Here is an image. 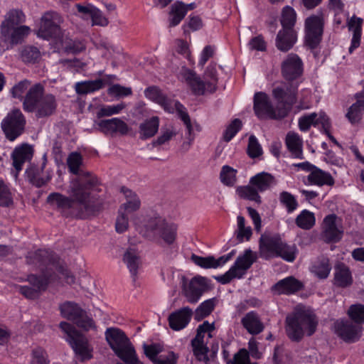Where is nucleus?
Segmentation results:
<instances>
[{
  "mask_svg": "<svg viewBox=\"0 0 364 364\" xmlns=\"http://www.w3.org/2000/svg\"><path fill=\"white\" fill-rule=\"evenodd\" d=\"M79 180L70 181L66 196L60 193H51L47 202L66 217L85 218L100 210L102 200L94 191L82 187Z\"/></svg>",
  "mask_w": 364,
  "mask_h": 364,
  "instance_id": "f257e3e1",
  "label": "nucleus"
},
{
  "mask_svg": "<svg viewBox=\"0 0 364 364\" xmlns=\"http://www.w3.org/2000/svg\"><path fill=\"white\" fill-rule=\"evenodd\" d=\"M58 106L54 95L45 92V87L41 83L33 85L23 101V109L26 112H35L38 118L49 117L55 113Z\"/></svg>",
  "mask_w": 364,
  "mask_h": 364,
  "instance_id": "f03ea898",
  "label": "nucleus"
},
{
  "mask_svg": "<svg viewBox=\"0 0 364 364\" xmlns=\"http://www.w3.org/2000/svg\"><path fill=\"white\" fill-rule=\"evenodd\" d=\"M318 319L314 312L305 309H296L286 318L285 330L288 338L300 342L304 336H311L316 331Z\"/></svg>",
  "mask_w": 364,
  "mask_h": 364,
  "instance_id": "7ed1b4c3",
  "label": "nucleus"
},
{
  "mask_svg": "<svg viewBox=\"0 0 364 364\" xmlns=\"http://www.w3.org/2000/svg\"><path fill=\"white\" fill-rule=\"evenodd\" d=\"M139 229V232L146 238H161L167 245H172L177 237L178 226L173 223L166 221L159 214L154 213L146 216Z\"/></svg>",
  "mask_w": 364,
  "mask_h": 364,
  "instance_id": "20e7f679",
  "label": "nucleus"
},
{
  "mask_svg": "<svg viewBox=\"0 0 364 364\" xmlns=\"http://www.w3.org/2000/svg\"><path fill=\"white\" fill-rule=\"evenodd\" d=\"M144 95L146 98L161 106L164 109L168 112H173L176 110L179 118L186 126L188 134V144L191 145L194 140L193 136V126L188 113L186 107L178 101L174 102L168 97L159 87L152 86L149 87L144 90Z\"/></svg>",
  "mask_w": 364,
  "mask_h": 364,
  "instance_id": "39448f33",
  "label": "nucleus"
},
{
  "mask_svg": "<svg viewBox=\"0 0 364 364\" xmlns=\"http://www.w3.org/2000/svg\"><path fill=\"white\" fill-rule=\"evenodd\" d=\"M259 247L260 257L265 259L281 257L289 262L296 259L298 252L295 245L287 244L277 235H262Z\"/></svg>",
  "mask_w": 364,
  "mask_h": 364,
  "instance_id": "423d86ee",
  "label": "nucleus"
},
{
  "mask_svg": "<svg viewBox=\"0 0 364 364\" xmlns=\"http://www.w3.org/2000/svg\"><path fill=\"white\" fill-rule=\"evenodd\" d=\"M297 14L295 9L290 6L282 8L280 16V29L277 35L275 45L278 50L282 52L289 51L297 41V32L295 25Z\"/></svg>",
  "mask_w": 364,
  "mask_h": 364,
  "instance_id": "0eeeda50",
  "label": "nucleus"
},
{
  "mask_svg": "<svg viewBox=\"0 0 364 364\" xmlns=\"http://www.w3.org/2000/svg\"><path fill=\"white\" fill-rule=\"evenodd\" d=\"M257 259L256 252L250 249H246L242 254L237 257L228 271L223 274L215 276L214 278L221 284H229L234 279H242Z\"/></svg>",
  "mask_w": 364,
  "mask_h": 364,
  "instance_id": "6e6552de",
  "label": "nucleus"
},
{
  "mask_svg": "<svg viewBox=\"0 0 364 364\" xmlns=\"http://www.w3.org/2000/svg\"><path fill=\"white\" fill-rule=\"evenodd\" d=\"M60 328L65 333V340L68 342L75 353L78 355L81 361L92 358V348L90 347L87 338L80 333L73 325L63 321Z\"/></svg>",
  "mask_w": 364,
  "mask_h": 364,
  "instance_id": "1a4fd4ad",
  "label": "nucleus"
},
{
  "mask_svg": "<svg viewBox=\"0 0 364 364\" xmlns=\"http://www.w3.org/2000/svg\"><path fill=\"white\" fill-rule=\"evenodd\" d=\"M253 109L259 119H282L289 114V109L284 107L274 108L268 95L263 92L255 94Z\"/></svg>",
  "mask_w": 364,
  "mask_h": 364,
  "instance_id": "9d476101",
  "label": "nucleus"
},
{
  "mask_svg": "<svg viewBox=\"0 0 364 364\" xmlns=\"http://www.w3.org/2000/svg\"><path fill=\"white\" fill-rule=\"evenodd\" d=\"M324 15L322 11L311 14L304 21V43L311 50L316 49L322 41L324 29Z\"/></svg>",
  "mask_w": 364,
  "mask_h": 364,
  "instance_id": "9b49d317",
  "label": "nucleus"
},
{
  "mask_svg": "<svg viewBox=\"0 0 364 364\" xmlns=\"http://www.w3.org/2000/svg\"><path fill=\"white\" fill-rule=\"evenodd\" d=\"M68 168L70 173L76 176L70 181L79 180L82 187L94 191H100L98 188V179L90 172L81 168L82 165V157L78 152H72L67 159Z\"/></svg>",
  "mask_w": 364,
  "mask_h": 364,
  "instance_id": "f8f14e48",
  "label": "nucleus"
},
{
  "mask_svg": "<svg viewBox=\"0 0 364 364\" xmlns=\"http://www.w3.org/2000/svg\"><path fill=\"white\" fill-rule=\"evenodd\" d=\"M26 119L20 109L14 108L9 112L1 122V128L5 137L14 141L25 131Z\"/></svg>",
  "mask_w": 364,
  "mask_h": 364,
  "instance_id": "ddd939ff",
  "label": "nucleus"
},
{
  "mask_svg": "<svg viewBox=\"0 0 364 364\" xmlns=\"http://www.w3.org/2000/svg\"><path fill=\"white\" fill-rule=\"evenodd\" d=\"M179 79L188 85L194 95L203 96L215 92L213 83L206 82V80L202 79L194 70L186 67H182Z\"/></svg>",
  "mask_w": 364,
  "mask_h": 364,
  "instance_id": "4468645a",
  "label": "nucleus"
},
{
  "mask_svg": "<svg viewBox=\"0 0 364 364\" xmlns=\"http://www.w3.org/2000/svg\"><path fill=\"white\" fill-rule=\"evenodd\" d=\"M60 311L64 318L73 321L78 327L85 331L96 328L93 319L75 303L66 301L60 306Z\"/></svg>",
  "mask_w": 364,
  "mask_h": 364,
  "instance_id": "2eb2a0df",
  "label": "nucleus"
},
{
  "mask_svg": "<svg viewBox=\"0 0 364 364\" xmlns=\"http://www.w3.org/2000/svg\"><path fill=\"white\" fill-rule=\"evenodd\" d=\"M61 22L62 18L57 12L45 13L41 18V25L37 31L38 36L46 40L58 38L61 33Z\"/></svg>",
  "mask_w": 364,
  "mask_h": 364,
  "instance_id": "dca6fc26",
  "label": "nucleus"
},
{
  "mask_svg": "<svg viewBox=\"0 0 364 364\" xmlns=\"http://www.w3.org/2000/svg\"><path fill=\"white\" fill-rule=\"evenodd\" d=\"M181 284L183 295L191 304L197 303L207 288L205 278L201 276H196L191 279L182 276Z\"/></svg>",
  "mask_w": 364,
  "mask_h": 364,
  "instance_id": "f3484780",
  "label": "nucleus"
},
{
  "mask_svg": "<svg viewBox=\"0 0 364 364\" xmlns=\"http://www.w3.org/2000/svg\"><path fill=\"white\" fill-rule=\"evenodd\" d=\"M282 77L288 82L297 80L304 73V63L301 58L295 53H289L281 65Z\"/></svg>",
  "mask_w": 364,
  "mask_h": 364,
  "instance_id": "a211bd4d",
  "label": "nucleus"
},
{
  "mask_svg": "<svg viewBox=\"0 0 364 364\" xmlns=\"http://www.w3.org/2000/svg\"><path fill=\"white\" fill-rule=\"evenodd\" d=\"M322 229V237L328 243L338 242L343 237L341 220L335 214H330L324 218Z\"/></svg>",
  "mask_w": 364,
  "mask_h": 364,
  "instance_id": "6ab92c4d",
  "label": "nucleus"
},
{
  "mask_svg": "<svg viewBox=\"0 0 364 364\" xmlns=\"http://www.w3.org/2000/svg\"><path fill=\"white\" fill-rule=\"evenodd\" d=\"M297 92L298 85L284 83L272 90V96L278 103L283 105L282 107L289 109V112L296 102Z\"/></svg>",
  "mask_w": 364,
  "mask_h": 364,
  "instance_id": "aec40b11",
  "label": "nucleus"
},
{
  "mask_svg": "<svg viewBox=\"0 0 364 364\" xmlns=\"http://www.w3.org/2000/svg\"><path fill=\"white\" fill-rule=\"evenodd\" d=\"M97 126L101 132L110 136L117 134L125 136L131 129L128 124L119 117L100 120Z\"/></svg>",
  "mask_w": 364,
  "mask_h": 364,
  "instance_id": "412c9836",
  "label": "nucleus"
},
{
  "mask_svg": "<svg viewBox=\"0 0 364 364\" xmlns=\"http://www.w3.org/2000/svg\"><path fill=\"white\" fill-rule=\"evenodd\" d=\"M336 333L347 343H354L359 340L363 328L348 321L336 323Z\"/></svg>",
  "mask_w": 364,
  "mask_h": 364,
  "instance_id": "4be33fe9",
  "label": "nucleus"
},
{
  "mask_svg": "<svg viewBox=\"0 0 364 364\" xmlns=\"http://www.w3.org/2000/svg\"><path fill=\"white\" fill-rule=\"evenodd\" d=\"M30 31V28L27 26L0 28V38L3 42L13 46L21 43L24 38L29 34Z\"/></svg>",
  "mask_w": 364,
  "mask_h": 364,
  "instance_id": "5701e85b",
  "label": "nucleus"
},
{
  "mask_svg": "<svg viewBox=\"0 0 364 364\" xmlns=\"http://www.w3.org/2000/svg\"><path fill=\"white\" fill-rule=\"evenodd\" d=\"M27 264H32L39 269L53 264L55 265L57 257L53 251L48 250H38L35 252H29L26 256Z\"/></svg>",
  "mask_w": 364,
  "mask_h": 364,
  "instance_id": "b1692460",
  "label": "nucleus"
},
{
  "mask_svg": "<svg viewBox=\"0 0 364 364\" xmlns=\"http://www.w3.org/2000/svg\"><path fill=\"white\" fill-rule=\"evenodd\" d=\"M193 310L188 307H182L172 312L168 318V325L173 331H181L190 323L193 316Z\"/></svg>",
  "mask_w": 364,
  "mask_h": 364,
  "instance_id": "393cba45",
  "label": "nucleus"
},
{
  "mask_svg": "<svg viewBox=\"0 0 364 364\" xmlns=\"http://www.w3.org/2000/svg\"><path fill=\"white\" fill-rule=\"evenodd\" d=\"M241 324L247 333L252 336L259 334L264 329V325L255 311L247 313L242 318Z\"/></svg>",
  "mask_w": 364,
  "mask_h": 364,
  "instance_id": "a878e982",
  "label": "nucleus"
},
{
  "mask_svg": "<svg viewBox=\"0 0 364 364\" xmlns=\"http://www.w3.org/2000/svg\"><path fill=\"white\" fill-rule=\"evenodd\" d=\"M105 335L106 341L114 352L129 343L125 333L117 328H107Z\"/></svg>",
  "mask_w": 364,
  "mask_h": 364,
  "instance_id": "bb28decb",
  "label": "nucleus"
},
{
  "mask_svg": "<svg viewBox=\"0 0 364 364\" xmlns=\"http://www.w3.org/2000/svg\"><path fill=\"white\" fill-rule=\"evenodd\" d=\"M306 185H314L317 186H329L334 184L335 181L330 173L323 171L316 167L307 176Z\"/></svg>",
  "mask_w": 364,
  "mask_h": 364,
  "instance_id": "cd10ccee",
  "label": "nucleus"
},
{
  "mask_svg": "<svg viewBox=\"0 0 364 364\" xmlns=\"http://www.w3.org/2000/svg\"><path fill=\"white\" fill-rule=\"evenodd\" d=\"M363 23V18L358 17L355 15H353L348 21L347 26L348 30L353 33L350 46L349 48L350 53H352L353 51L358 48L360 45Z\"/></svg>",
  "mask_w": 364,
  "mask_h": 364,
  "instance_id": "c85d7f7f",
  "label": "nucleus"
},
{
  "mask_svg": "<svg viewBox=\"0 0 364 364\" xmlns=\"http://www.w3.org/2000/svg\"><path fill=\"white\" fill-rule=\"evenodd\" d=\"M302 288L301 283L292 277H287L277 282L272 288L277 294H291Z\"/></svg>",
  "mask_w": 364,
  "mask_h": 364,
  "instance_id": "c756f323",
  "label": "nucleus"
},
{
  "mask_svg": "<svg viewBox=\"0 0 364 364\" xmlns=\"http://www.w3.org/2000/svg\"><path fill=\"white\" fill-rule=\"evenodd\" d=\"M285 144L293 157L304 159L303 139L299 134L294 132H288L285 138Z\"/></svg>",
  "mask_w": 364,
  "mask_h": 364,
  "instance_id": "7c9ffc66",
  "label": "nucleus"
},
{
  "mask_svg": "<svg viewBox=\"0 0 364 364\" xmlns=\"http://www.w3.org/2000/svg\"><path fill=\"white\" fill-rule=\"evenodd\" d=\"M107 83L105 79L81 81L75 83V90L77 94L84 95L102 89Z\"/></svg>",
  "mask_w": 364,
  "mask_h": 364,
  "instance_id": "2f4dec72",
  "label": "nucleus"
},
{
  "mask_svg": "<svg viewBox=\"0 0 364 364\" xmlns=\"http://www.w3.org/2000/svg\"><path fill=\"white\" fill-rule=\"evenodd\" d=\"M250 184L255 187L259 192H264L276 184L274 177L267 172H260L250 179Z\"/></svg>",
  "mask_w": 364,
  "mask_h": 364,
  "instance_id": "473e14b6",
  "label": "nucleus"
},
{
  "mask_svg": "<svg viewBox=\"0 0 364 364\" xmlns=\"http://www.w3.org/2000/svg\"><path fill=\"white\" fill-rule=\"evenodd\" d=\"M121 192L123 193L126 198V202L124 203L119 209L127 213L136 211L139 209L141 200L136 193L124 186L122 187Z\"/></svg>",
  "mask_w": 364,
  "mask_h": 364,
  "instance_id": "72a5a7b5",
  "label": "nucleus"
},
{
  "mask_svg": "<svg viewBox=\"0 0 364 364\" xmlns=\"http://www.w3.org/2000/svg\"><path fill=\"white\" fill-rule=\"evenodd\" d=\"M32 156V150L28 145L16 148L12 154L13 166L17 172L22 169L23 164Z\"/></svg>",
  "mask_w": 364,
  "mask_h": 364,
  "instance_id": "f704fd0d",
  "label": "nucleus"
},
{
  "mask_svg": "<svg viewBox=\"0 0 364 364\" xmlns=\"http://www.w3.org/2000/svg\"><path fill=\"white\" fill-rule=\"evenodd\" d=\"M159 127V118L156 116L152 117L139 125V134L141 139H147L154 136L158 132Z\"/></svg>",
  "mask_w": 364,
  "mask_h": 364,
  "instance_id": "c9c22d12",
  "label": "nucleus"
},
{
  "mask_svg": "<svg viewBox=\"0 0 364 364\" xmlns=\"http://www.w3.org/2000/svg\"><path fill=\"white\" fill-rule=\"evenodd\" d=\"M335 284L338 287H346L351 284L353 279L351 273L348 267L340 263L335 267Z\"/></svg>",
  "mask_w": 364,
  "mask_h": 364,
  "instance_id": "e433bc0d",
  "label": "nucleus"
},
{
  "mask_svg": "<svg viewBox=\"0 0 364 364\" xmlns=\"http://www.w3.org/2000/svg\"><path fill=\"white\" fill-rule=\"evenodd\" d=\"M26 20V16L22 11L12 9L5 16L4 20L1 22L0 28L20 26Z\"/></svg>",
  "mask_w": 364,
  "mask_h": 364,
  "instance_id": "4c0bfd02",
  "label": "nucleus"
},
{
  "mask_svg": "<svg viewBox=\"0 0 364 364\" xmlns=\"http://www.w3.org/2000/svg\"><path fill=\"white\" fill-rule=\"evenodd\" d=\"M364 113V100L357 99L348 109L346 117L352 124H358Z\"/></svg>",
  "mask_w": 364,
  "mask_h": 364,
  "instance_id": "58836bf2",
  "label": "nucleus"
},
{
  "mask_svg": "<svg viewBox=\"0 0 364 364\" xmlns=\"http://www.w3.org/2000/svg\"><path fill=\"white\" fill-rule=\"evenodd\" d=\"M123 261L127 264L133 280L135 281L139 264V257L134 250L126 251L123 257Z\"/></svg>",
  "mask_w": 364,
  "mask_h": 364,
  "instance_id": "ea45409f",
  "label": "nucleus"
},
{
  "mask_svg": "<svg viewBox=\"0 0 364 364\" xmlns=\"http://www.w3.org/2000/svg\"><path fill=\"white\" fill-rule=\"evenodd\" d=\"M171 17L169 18V26L175 27L178 26L186 15V11L183 9V1H176L171 6Z\"/></svg>",
  "mask_w": 364,
  "mask_h": 364,
  "instance_id": "a19ab883",
  "label": "nucleus"
},
{
  "mask_svg": "<svg viewBox=\"0 0 364 364\" xmlns=\"http://www.w3.org/2000/svg\"><path fill=\"white\" fill-rule=\"evenodd\" d=\"M319 113L312 112L300 117L298 119V126L300 131L306 132L311 126L316 127L319 124Z\"/></svg>",
  "mask_w": 364,
  "mask_h": 364,
  "instance_id": "79ce46f5",
  "label": "nucleus"
},
{
  "mask_svg": "<svg viewBox=\"0 0 364 364\" xmlns=\"http://www.w3.org/2000/svg\"><path fill=\"white\" fill-rule=\"evenodd\" d=\"M114 353L127 364L139 363L138 361L139 360L137 358L134 348L130 342L129 344L123 346V348L115 351Z\"/></svg>",
  "mask_w": 364,
  "mask_h": 364,
  "instance_id": "37998d69",
  "label": "nucleus"
},
{
  "mask_svg": "<svg viewBox=\"0 0 364 364\" xmlns=\"http://www.w3.org/2000/svg\"><path fill=\"white\" fill-rule=\"evenodd\" d=\"M312 272L320 279H326L330 274L331 266L327 257H321L312 267Z\"/></svg>",
  "mask_w": 364,
  "mask_h": 364,
  "instance_id": "c03bdc74",
  "label": "nucleus"
},
{
  "mask_svg": "<svg viewBox=\"0 0 364 364\" xmlns=\"http://www.w3.org/2000/svg\"><path fill=\"white\" fill-rule=\"evenodd\" d=\"M237 193L243 199L254 201L258 204H260L262 202L259 191L251 184L238 187Z\"/></svg>",
  "mask_w": 364,
  "mask_h": 364,
  "instance_id": "a18cd8bd",
  "label": "nucleus"
},
{
  "mask_svg": "<svg viewBox=\"0 0 364 364\" xmlns=\"http://www.w3.org/2000/svg\"><path fill=\"white\" fill-rule=\"evenodd\" d=\"M314 214L309 210H303L296 218V225L303 230H309L315 225Z\"/></svg>",
  "mask_w": 364,
  "mask_h": 364,
  "instance_id": "49530a36",
  "label": "nucleus"
},
{
  "mask_svg": "<svg viewBox=\"0 0 364 364\" xmlns=\"http://www.w3.org/2000/svg\"><path fill=\"white\" fill-rule=\"evenodd\" d=\"M279 200L288 213H293L299 206L296 198L288 191H282L279 193Z\"/></svg>",
  "mask_w": 364,
  "mask_h": 364,
  "instance_id": "de8ad7c7",
  "label": "nucleus"
},
{
  "mask_svg": "<svg viewBox=\"0 0 364 364\" xmlns=\"http://www.w3.org/2000/svg\"><path fill=\"white\" fill-rule=\"evenodd\" d=\"M31 87V81L25 79L15 84L10 89L9 94L12 98L18 99L23 102L25 97L24 94H26Z\"/></svg>",
  "mask_w": 364,
  "mask_h": 364,
  "instance_id": "09e8293b",
  "label": "nucleus"
},
{
  "mask_svg": "<svg viewBox=\"0 0 364 364\" xmlns=\"http://www.w3.org/2000/svg\"><path fill=\"white\" fill-rule=\"evenodd\" d=\"M192 259L196 265L204 269H216L222 267L219 257L215 259L213 256L200 257L193 255Z\"/></svg>",
  "mask_w": 364,
  "mask_h": 364,
  "instance_id": "8fccbe9b",
  "label": "nucleus"
},
{
  "mask_svg": "<svg viewBox=\"0 0 364 364\" xmlns=\"http://www.w3.org/2000/svg\"><path fill=\"white\" fill-rule=\"evenodd\" d=\"M237 170L232 167L225 165L220 173V179L222 183L227 186H233L237 181Z\"/></svg>",
  "mask_w": 364,
  "mask_h": 364,
  "instance_id": "3c124183",
  "label": "nucleus"
},
{
  "mask_svg": "<svg viewBox=\"0 0 364 364\" xmlns=\"http://www.w3.org/2000/svg\"><path fill=\"white\" fill-rule=\"evenodd\" d=\"M60 49L68 53H77L82 51L85 47L80 41H73L65 38L60 39Z\"/></svg>",
  "mask_w": 364,
  "mask_h": 364,
  "instance_id": "603ef678",
  "label": "nucleus"
},
{
  "mask_svg": "<svg viewBox=\"0 0 364 364\" xmlns=\"http://www.w3.org/2000/svg\"><path fill=\"white\" fill-rule=\"evenodd\" d=\"M26 173L29 182L38 188L42 187L50 179V176L46 178L41 177L38 168L35 167L28 168Z\"/></svg>",
  "mask_w": 364,
  "mask_h": 364,
  "instance_id": "864d4df0",
  "label": "nucleus"
},
{
  "mask_svg": "<svg viewBox=\"0 0 364 364\" xmlns=\"http://www.w3.org/2000/svg\"><path fill=\"white\" fill-rule=\"evenodd\" d=\"M40 57L41 53L35 46H25L21 52V58L25 63H34L40 58Z\"/></svg>",
  "mask_w": 364,
  "mask_h": 364,
  "instance_id": "5fc2aeb1",
  "label": "nucleus"
},
{
  "mask_svg": "<svg viewBox=\"0 0 364 364\" xmlns=\"http://www.w3.org/2000/svg\"><path fill=\"white\" fill-rule=\"evenodd\" d=\"M26 281L32 285L31 287L38 290L39 294L47 289L49 283L48 278L46 276H38L33 274L28 275Z\"/></svg>",
  "mask_w": 364,
  "mask_h": 364,
  "instance_id": "6e6d98bb",
  "label": "nucleus"
},
{
  "mask_svg": "<svg viewBox=\"0 0 364 364\" xmlns=\"http://www.w3.org/2000/svg\"><path fill=\"white\" fill-rule=\"evenodd\" d=\"M125 107L126 105L123 102L117 105H103L97 112V117L98 118H101L103 117H109L114 114H117L120 113Z\"/></svg>",
  "mask_w": 364,
  "mask_h": 364,
  "instance_id": "4d7b16f0",
  "label": "nucleus"
},
{
  "mask_svg": "<svg viewBox=\"0 0 364 364\" xmlns=\"http://www.w3.org/2000/svg\"><path fill=\"white\" fill-rule=\"evenodd\" d=\"M242 124L240 119H233L226 127L223 132V138L226 142L231 141L233 137L242 129Z\"/></svg>",
  "mask_w": 364,
  "mask_h": 364,
  "instance_id": "13d9d810",
  "label": "nucleus"
},
{
  "mask_svg": "<svg viewBox=\"0 0 364 364\" xmlns=\"http://www.w3.org/2000/svg\"><path fill=\"white\" fill-rule=\"evenodd\" d=\"M215 306L214 299H208L202 302L196 310L195 318L196 320H200L208 316L213 311Z\"/></svg>",
  "mask_w": 364,
  "mask_h": 364,
  "instance_id": "bf43d9fd",
  "label": "nucleus"
},
{
  "mask_svg": "<svg viewBox=\"0 0 364 364\" xmlns=\"http://www.w3.org/2000/svg\"><path fill=\"white\" fill-rule=\"evenodd\" d=\"M247 153L251 159L257 158L263 153L262 148L255 135L249 137Z\"/></svg>",
  "mask_w": 364,
  "mask_h": 364,
  "instance_id": "052dcab7",
  "label": "nucleus"
},
{
  "mask_svg": "<svg viewBox=\"0 0 364 364\" xmlns=\"http://www.w3.org/2000/svg\"><path fill=\"white\" fill-rule=\"evenodd\" d=\"M144 352L146 356L154 363L159 358V355L162 352L163 347L159 343H144L143 345Z\"/></svg>",
  "mask_w": 364,
  "mask_h": 364,
  "instance_id": "680f3d73",
  "label": "nucleus"
},
{
  "mask_svg": "<svg viewBox=\"0 0 364 364\" xmlns=\"http://www.w3.org/2000/svg\"><path fill=\"white\" fill-rule=\"evenodd\" d=\"M13 203L11 193L7 183L0 179V206L8 207Z\"/></svg>",
  "mask_w": 364,
  "mask_h": 364,
  "instance_id": "e2e57ef3",
  "label": "nucleus"
},
{
  "mask_svg": "<svg viewBox=\"0 0 364 364\" xmlns=\"http://www.w3.org/2000/svg\"><path fill=\"white\" fill-rule=\"evenodd\" d=\"M348 314L356 324L364 323V305L360 304L351 305Z\"/></svg>",
  "mask_w": 364,
  "mask_h": 364,
  "instance_id": "0e129e2a",
  "label": "nucleus"
},
{
  "mask_svg": "<svg viewBox=\"0 0 364 364\" xmlns=\"http://www.w3.org/2000/svg\"><path fill=\"white\" fill-rule=\"evenodd\" d=\"M193 353L196 359L199 361H203L205 363L209 361L208 353L209 349L205 343H191Z\"/></svg>",
  "mask_w": 364,
  "mask_h": 364,
  "instance_id": "69168bd1",
  "label": "nucleus"
},
{
  "mask_svg": "<svg viewBox=\"0 0 364 364\" xmlns=\"http://www.w3.org/2000/svg\"><path fill=\"white\" fill-rule=\"evenodd\" d=\"M46 351L42 348H36L33 350L31 354V364H49Z\"/></svg>",
  "mask_w": 364,
  "mask_h": 364,
  "instance_id": "338daca9",
  "label": "nucleus"
},
{
  "mask_svg": "<svg viewBox=\"0 0 364 364\" xmlns=\"http://www.w3.org/2000/svg\"><path fill=\"white\" fill-rule=\"evenodd\" d=\"M227 364H250L249 352L244 348L239 350L232 359L227 361Z\"/></svg>",
  "mask_w": 364,
  "mask_h": 364,
  "instance_id": "774afa93",
  "label": "nucleus"
}]
</instances>
